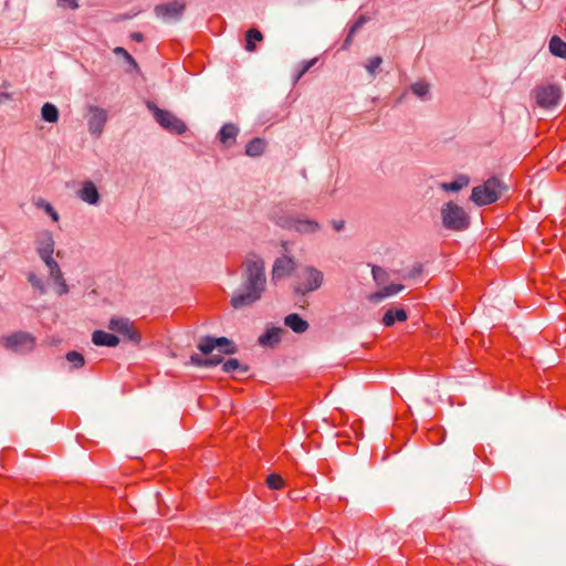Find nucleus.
<instances>
[{
  "label": "nucleus",
  "instance_id": "obj_22",
  "mask_svg": "<svg viewBox=\"0 0 566 566\" xmlns=\"http://www.w3.org/2000/svg\"><path fill=\"white\" fill-rule=\"evenodd\" d=\"M469 182H470L469 178L464 175H461V176L457 177L451 182L440 184V188L444 191L457 192V191L463 189L464 187H467L469 185Z\"/></svg>",
  "mask_w": 566,
  "mask_h": 566
},
{
  "label": "nucleus",
  "instance_id": "obj_32",
  "mask_svg": "<svg viewBox=\"0 0 566 566\" xmlns=\"http://www.w3.org/2000/svg\"><path fill=\"white\" fill-rule=\"evenodd\" d=\"M66 359L71 363L75 368H80L84 365V357L82 354L77 352H69L66 354Z\"/></svg>",
  "mask_w": 566,
  "mask_h": 566
},
{
  "label": "nucleus",
  "instance_id": "obj_9",
  "mask_svg": "<svg viewBox=\"0 0 566 566\" xmlns=\"http://www.w3.org/2000/svg\"><path fill=\"white\" fill-rule=\"evenodd\" d=\"M532 97L536 104L543 108H551L558 104L560 90L556 85H541L532 91Z\"/></svg>",
  "mask_w": 566,
  "mask_h": 566
},
{
  "label": "nucleus",
  "instance_id": "obj_19",
  "mask_svg": "<svg viewBox=\"0 0 566 566\" xmlns=\"http://www.w3.org/2000/svg\"><path fill=\"white\" fill-rule=\"evenodd\" d=\"M284 323L295 333H304L308 328V323L297 314H290L285 317Z\"/></svg>",
  "mask_w": 566,
  "mask_h": 566
},
{
  "label": "nucleus",
  "instance_id": "obj_1",
  "mask_svg": "<svg viewBox=\"0 0 566 566\" xmlns=\"http://www.w3.org/2000/svg\"><path fill=\"white\" fill-rule=\"evenodd\" d=\"M266 286L265 261L254 252L242 262V289L234 292L231 304L234 308L250 306L262 297Z\"/></svg>",
  "mask_w": 566,
  "mask_h": 566
},
{
  "label": "nucleus",
  "instance_id": "obj_33",
  "mask_svg": "<svg viewBox=\"0 0 566 566\" xmlns=\"http://www.w3.org/2000/svg\"><path fill=\"white\" fill-rule=\"evenodd\" d=\"M28 281L34 289L39 290L40 293L43 294L45 292L44 283L38 274L29 273Z\"/></svg>",
  "mask_w": 566,
  "mask_h": 566
},
{
  "label": "nucleus",
  "instance_id": "obj_43",
  "mask_svg": "<svg viewBox=\"0 0 566 566\" xmlns=\"http://www.w3.org/2000/svg\"><path fill=\"white\" fill-rule=\"evenodd\" d=\"M421 272V269L418 268V269H415V272L411 274V276H415L416 274L420 273Z\"/></svg>",
  "mask_w": 566,
  "mask_h": 566
},
{
  "label": "nucleus",
  "instance_id": "obj_36",
  "mask_svg": "<svg viewBox=\"0 0 566 566\" xmlns=\"http://www.w3.org/2000/svg\"><path fill=\"white\" fill-rule=\"evenodd\" d=\"M57 4L62 8L77 9V0H57Z\"/></svg>",
  "mask_w": 566,
  "mask_h": 566
},
{
  "label": "nucleus",
  "instance_id": "obj_12",
  "mask_svg": "<svg viewBox=\"0 0 566 566\" xmlns=\"http://www.w3.org/2000/svg\"><path fill=\"white\" fill-rule=\"evenodd\" d=\"M107 118L108 115L104 108L98 106H88L86 113L88 132L93 136L99 137L104 130Z\"/></svg>",
  "mask_w": 566,
  "mask_h": 566
},
{
  "label": "nucleus",
  "instance_id": "obj_29",
  "mask_svg": "<svg viewBox=\"0 0 566 566\" xmlns=\"http://www.w3.org/2000/svg\"><path fill=\"white\" fill-rule=\"evenodd\" d=\"M247 43L245 50L249 52H253L255 50V42H260L263 40L262 33L256 29H250L247 32Z\"/></svg>",
  "mask_w": 566,
  "mask_h": 566
},
{
  "label": "nucleus",
  "instance_id": "obj_11",
  "mask_svg": "<svg viewBox=\"0 0 566 566\" xmlns=\"http://www.w3.org/2000/svg\"><path fill=\"white\" fill-rule=\"evenodd\" d=\"M198 348L205 355H209L213 350H218L219 353H222V354H233L237 350L233 343L230 339H228L227 337L201 338L198 343Z\"/></svg>",
  "mask_w": 566,
  "mask_h": 566
},
{
  "label": "nucleus",
  "instance_id": "obj_28",
  "mask_svg": "<svg viewBox=\"0 0 566 566\" xmlns=\"http://www.w3.org/2000/svg\"><path fill=\"white\" fill-rule=\"evenodd\" d=\"M191 364L196 366H214L222 361V358L219 355H211L210 358L203 359L199 355L193 354L190 357Z\"/></svg>",
  "mask_w": 566,
  "mask_h": 566
},
{
  "label": "nucleus",
  "instance_id": "obj_21",
  "mask_svg": "<svg viewBox=\"0 0 566 566\" xmlns=\"http://www.w3.org/2000/svg\"><path fill=\"white\" fill-rule=\"evenodd\" d=\"M407 319V313L402 308L388 310L384 317L382 323L385 326H391L395 322H405Z\"/></svg>",
  "mask_w": 566,
  "mask_h": 566
},
{
  "label": "nucleus",
  "instance_id": "obj_42",
  "mask_svg": "<svg viewBox=\"0 0 566 566\" xmlns=\"http://www.w3.org/2000/svg\"><path fill=\"white\" fill-rule=\"evenodd\" d=\"M282 248H283V251H284V252H287V251H289V249H287V243H286V242H284V243L282 244Z\"/></svg>",
  "mask_w": 566,
  "mask_h": 566
},
{
  "label": "nucleus",
  "instance_id": "obj_40",
  "mask_svg": "<svg viewBox=\"0 0 566 566\" xmlns=\"http://www.w3.org/2000/svg\"><path fill=\"white\" fill-rule=\"evenodd\" d=\"M352 38H353V36H349V35L346 38V40H345V46H348V45L350 44V42H352Z\"/></svg>",
  "mask_w": 566,
  "mask_h": 566
},
{
  "label": "nucleus",
  "instance_id": "obj_35",
  "mask_svg": "<svg viewBox=\"0 0 566 566\" xmlns=\"http://www.w3.org/2000/svg\"><path fill=\"white\" fill-rule=\"evenodd\" d=\"M368 21V18L365 15H360L353 27L349 30V36H354V34Z\"/></svg>",
  "mask_w": 566,
  "mask_h": 566
},
{
  "label": "nucleus",
  "instance_id": "obj_30",
  "mask_svg": "<svg viewBox=\"0 0 566 566\" xmlns=\"http://www.w3.org/2000/svg\"><path fill=\"white\" fill-rule=\"evenodd\" d=\"M410 88L417 97L424 99L429 94L430 85L424 81H418Z\"/></svg>",
  "mask_w": 566,
  "mask_h": 566
},
{
  "label": "nucleus",
  "instance_id": "obj_7",
  "mask_svg": "<svg viewBox=\"0 0 566 566\" xmlns=\"http://www.w3.org/2000/svg\"><path fill=\"white\" fill-rule=\"evenodd\" d=\"M156 122L171 134H184L187 129L186 124L169 111L160 109L154 104H148Z\"/></svg>",
  "mask_w": 566,
  "mask_h": 566
},
{
  "label": "nucleus",
  "instance_id": "obj_14",
  "mask_svg": "<svg viewBox=\"0 0 566 566\" xmlns=\"http://www.w3.org/2000/svg\"><path fill=\"white\" fill-rule=\"evenodd\" d=\"M185 4L179 1H171L168 3L159 4L155 8L157 17L166 21L177 20L184 12Z\"/></svg>",
  "mask_w": 566,
  "mask_h": 566
},
{
  "label": "nucleus",
  "instance_id": "obj_26",
  "mask_svg": "<svg viewBox=\"0 0 566 566\" xmlns=\"http://www.w3.org/2000/svg\"><path fill=\"white\" fill-rule=\"evenodd\" d=\"M223 370L226 373H232L234 375H243L248 371V367L243 366L238 359L231 358L223 364Z\"/></svg>",
  "mask_w": 566,
  "mask_h": 566
},
{
  "label": "nucleus",
  "instance_id": "obj_38",
  "mask_svg": "<svg viewBox=\"0 0 566 566\" xmlns=\"http://www.w3.org/2000/svg\"><path fill=\"white\" fill-rule=\"evenodd\" d=\"M114 52H115L116 54H122L123 56H125V59H126L127 61H129V62L134 63L133 57L130 56V54H129L125 49H123V48H116V49L114 50Z\"/></svg>",
  "mask_w": 566,
  "mask_h": 566
},
{
  "label": "nucleus",
  "instance_id": "obj_41",
  "mask_svg": "<svg viewBox=\"0 0 566 566\" xmlns=\"http://www.w3.org/2000/svg\"><path fill=\"white\" fill-rule=\"evenodd\" d=\"M133 38L137 41H140L142 40V34H134Z\"/></svg>",
  "mask_w": 566,
  "mask_h": 566
},
{
  "label": "nucleus",
  "instance_id": "obj_13",
  "mask_svg": "<svg viewBox=\"0 0 566 566\" xmlns=\"http://www.w3.org/2000/svg\"><path fill=\"white\" fill-rule=\"evenodd\" d=\"M296 269V261L293 256L289 254H283L275 259L272 271L271 279L273 282H279L287 276H290Z\"/></svg>",
  "mask_w": 566,
  "mask_h": 566
},
{
  "label": "nucleus",
  "instance_id": "obj_23",
  "mask_svg": "<svg viewBox=\"0 0 566 566\" xmlns=\"http://www.w3.org/2000/svg\"><path fill=\"white\" fill-rule=\"evenodd\" d=\"M33 203L38 209H42L45 213H48L53 222H59L60 216L57 211L45 199L38 198Z\"/></svg>",
  "mask_w": 566,
  "mask_h": 566
},
{
  "label": "nucleus",
  "instance_id": "obj_4",
  "mask_svg": "<svg viewBox=\"0 0 566 566\" xmlns=\"http://www.w3.org/2000/svg\"><path fill=\"white\" fill-rule=\"evenodd\" d=\"M324 282V274L321 270L306 265L303 266L295 276V292L307 294L318 290Z\"/></svg>",
  "mask_w": 566,
  "mask_h": 566
},
{
  "label": "nucleus",
  "instance_id": "obj_17",
  "mask_svg": "<svg viewBox=\"0 0 566 566\" xmlns=\"http://www.w3.org/2000/svg\"><path fill=\"white\" fill-rule=\"evenodd\" d=\"M284 331L280 327L269 328L264 334L259 337V344L262 346L272 347L276 345L282 337Z\"/></svg>",
  "mask_w": 566,
  "mask_h": 566
},
{
  "label": "nucleus",
  "instance_id": "obj_20",
  "mask_svg": "<svg viewBox=\"0 0 566 566\" xmlns=\"http://www.w3.org/2000/svg\"><path fill=\"white\" fill-rule=\"evenodd\" d=\"M403 290V285L401 284H390L382 287L379 292H376L369 296V300L373 302H379L385 297L392 296Z\"/></svg>",
  "mask_w": 566,
  "mask_h": 566
},
{
  "label": "nucleus",
  "instance_id": "obj_39",
  "mask_svg": "<svg viewBox=\"0 0 566 566\" xmlns=\"http://www.w3.org/2000/svg\"><path fill=\"white\" fill-rule=\"evenodd\" d=\"M332 227H333L336 231H340V230H343V228H344V221H342V220H334V221L332 222Z\"/></svg>",
  "mask_w": 566,
  "mask_h": 566
},
{
  "label": "nucleus",
  "instance_id": "obj_25",
  "mask_svg": "<svg viewBox=\"0 0 566 566\" xmlns=\"http://www.w3.org/2000/svg\"><path fill=\"white\" fill-rule=\"evenodd\" d=\"M239 129L233 124H226L220 130V140L222 144L227 145L229 142L234 140Z\"/></svg>",
  "mask_w": 566,
  "mask_h": 566
},
{
  "label": "nucleus",
  "instance_id": "obj_3",
  "mask_svg": "<svg viewBox=\"0 0 566 566\" xmlns=\"http://www.w3.org/2000/svg\"><path fill=\"white\" fill-rule=\"evenodd\" d=\"M506 190V186L495 177L489 178L483 185L472 189L471 200L478 206L495 202Z\"/></svg>",
  "mask_w": 566,
  "mask_h": 566
},
{
  "label": "nucleus",
  "instance_id": "obj_5",
  "mask_svg": "<svg viewBox=\"0 0 566 566\" xmlns=\"http://www.w3.org/2000/svg\"><path fill=\"white\" fill-rule=\"evenodd\" d=\"M442 223L446 228L460 231L469 226V217L460 206L450 201L441 209Z\"/></svg>",
  "mask_w": 566,
  "mask_h": 566
},
{
  "label": "nucleus",
  "instance_id": "obj_8",
  "mask_svg": "<svg viewBox=\"0 0 566 566\" xmlns=\"http://www.w3.org/2000/svg\"><path fill=\"white\" fill-rule=\"evenodd\" d=\"M1 344L8 350L25 354L34 348V338L23 332H18L1 338Z\"/></svg>",
  "mask_w": 566,
  "mask_h": 566
},
{
  "label": "nucleus",
  "instance_id": "obj_37",
  "mask_svg": "<svg viewBox=\"0 0 566 566\" xmlns=\"http://www.w3.org/2000/svg\"><path fill=\"white\" fill-rule=\"evenodd\" d=\"M316 60H311V61H307L303 64L302 66V70L301 72L298 73L297 77H296V81L301 78V76H303L314 64H315Z\"/></svg>",
  "mask_w": 566,
  "mask_h": 566
},
{
  "label": "nucleus",
  "instance_id": "obj_44",
  "mask_svg": "<svg viewBox=\"0 0 566 566\" xmlns=\"http://www.w3.org/2000/svg\"><path fill=\"white\" fill-rule=\"evenodd\" d=\"M0 97H2V98H8V97H9V95H8V94H1V95H0Z\"/></svg>",
  "mask_w": 566,
  "mask_h": 566
},
{
  "label": "nucleus",
  "instance_id": "obj_18",
  "mask_svg": "<svg viewBox=\"0 0 566 566\" xmlns=\"http://www.w3.org/2000/svg\"><path fill=\"white\" fill-rule=\"evenodd\" d=\"M548 51L553 56L566 59V41L558 35H553L548 41Z\"/></svg>",
  "mask_w": 566,
  "mask_h": 566
},
{
  "label": "nucleus",
  "instance_id": "obj_10",
  "mask_svg": "<svg viewBox=\"0 0 566 566\" xmlns=\"http://www.w3.org/2000/svg\"><path fill=\"white\" fill-rule=\"evenodd\" d=\"M283 227H285L286 229H289L291 231H295L300 234H303V235L315 234L322 228L319 222H317L314 219L304 217V216L289 218L283 223Z\"/></svg>",
  "mask_w": 566,
  "mask_h": 566
},
{
  "label": "nucleus",
  "instance_id": "obj_31",
  "mask_svg": "<svg viewBox=\"0 0 566 566\" xmlns=\"http://www.w3.org/2000/svg\"><path fill=\"white\" fill-rule=\"evenodd\" d=\"M266 484L270 489L280 490L284 486V480L279 474H270L266 479Z\"/></svg>",
  "mask_w": 566,
  "mask_h": 566
},
{
  "label": "nucleus",
  "instance_id": "obj_27",
  "mask_svg": "<svg viewBox=\"0 0 566 566\" xmlns=\"http://www.w3.org/2000/svg\"><path fill=\"white\" fill-rule=\"evenodd\" d=\"M265 149V142L261 138L251 140L245 148V154L251 157L260 156Z\"/></svg>",
  "mask_w": 566,
  "mask_h": 566
},
{
  "label": "nucleus",
  "instance_id": "obj_15",
  "mask_svg": "<svg viewBox=\"0 0 566 566\" xmlns=\"http://www.w3.org/2000/svg\"><path fill=\"white\" fill-rule=\"evenodd\" d=\"M76 196L80 200L91 206H97L101 199L97 187L91 180H86L81 185L80 189L76 191Z\"/></svg>",
  "mask_w": 566,
  "mask_h": 566
},
{
  "label": "nucleus",
  "instance_id": "obj_6",
  "mask_svg": "<svg viewBox=\"0 0 566 566\" xmlns=\"http://www.w3.org/2000/svg\"><path fill=\"white\" fill-rule=\"evenodd\" d=\"M108 329L120 335L124 340L138 345L142 342V335L134 323L123 316H113L107 325Z\"/></svg>",
  "mask_w": 566,
  "mask_h": 566
},
{
  "label": "nucleus",
  "instance_id": "obj_34",
  "mask_svg": "<svg viewBox=\"0 0 566 566\" xmlns=\"http://www.w3.org/2000/svg\"><path fill=\"white\" fill-rule=\"evenodd\" d=\"M382 60L380 56H375L368 60L366 64V70L374 75L376 70L380 66Z\"/></svg>",
  "mask_w": 566,
  "mask_h": 566
},
{
  "label": "nucleus",
  "instance_id": "obj_2",
  "mask_svg": "<svg viewBox=\"0 0 566 566\" xmlns=\"http://www.w3.org/2000/svg\"><path fill=\"white\" fill-rule=\"evenodd\" d=\"M34 244L39 256L49 270V277L54 284L55 293L57 295L66 294L69 291L67 284L65 283L60 265L53 259L55 249L53 233L46 229L38 231L35 233Z\"/></svg>",
  "mask_w": 566,
  "mask_h": 566
},
{
  "label": "nucleus",
  "instance_id": "obj_16",
  "mask_svg": "<svg viewBox=\"0 0 566 566\" xmlns=\"http://www.w3.org/2000/svg\"><path fill=\"white\" fill-rule=\"evenodd\" d=\"M92 342L96 346L116 347L120 339L114 334L104 331H95L92 335Z\"/></svg>",
  "mask_w": 566,
  "mask_h": 566
},
{
  "label": "nucleus",
  "instance_id": "obj_24",
  "mask_svg": "<svg viewBox=\"0 0 566 566\" xmlns=\"http://www.w3.org/2000/svg\"><path fill=\"white\" fill-rule=\"evenodd\" d=\"M41 116L48 123H56L59 120V109L51 103H45L41 108Z\"/></svg>",
  "mask_w": 566,
  "mask_h": 566
}]
</instances>
